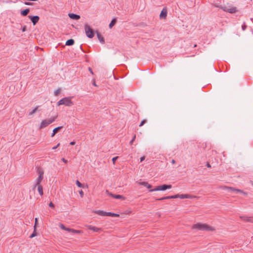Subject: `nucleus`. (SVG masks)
Masks as SVG:
<instances>
[{
  "mask_svg": "<svg viewBox=\"0 0 253 253\" xmlns=\"http://www.w3.org/2000/svg\"><path fill=\"white\" fill-rule=\"evenodd\" d=\"M37 172L39 174L38 177L35 180V183L33 185V189L34 190L37 185L41 184V181L43 178L44 171L41 168H39L37 169Z\"/></svg>",
  "mask_w": 253,
  "mask_h": 253,
  "instance_id": "nucleus-2",
  "label": "nucleus"
},
{
  "mask_svg": "<svg viewBox=\"0 0 253 253\" xmlns=\"http://www.w3.org/2000/svg\"><path fill=\"white\" fill-rule=\"evenodd\" d=\"M61 161H63L65 163H67L68 162V161L66 160L65 158H63L61 159Z\"/></svg>",
  "mask_w": 253,
  "mask_h": 253,
  "instance_id": "nucleus-40",
  "label": "nucleus"
},
{
  "mask_svg": "<svg viewBox=\"0 0 253 253\" xmlns=\"http://www.w3.org/2000/svg\"><path fill=\"white\" fill-rule=\"evenodd\" d=\"M166 200V197H162L161 198H159V199H157V200H159V201H163V200Z\"/></svg>",
  "mask_w": 253,
  "mask_h": 253,
  "instance_id": "nucleus-38",
  "label": "nucleus"
},
{
  "mask_svg": "<svg viewBox=\"0 0 253 253\" xmlns=\"http://www.w3.org/2000/svg\"><path fill=\"white\" fill-rule=\"evenodd\" d=\"M48 206H49V207H50L53 209L54 208V205L51 202L49 204Z\"/></svg>",
  "mask_w": 253,
  "mask_h": 253,
  "instance_id": "nucleus-37",
  "label": "nucleus"
},
{
  "mask_svg": "<svg viewBox=\"0 0 253 253\" xmlns=\"http://www.w3.org/2000/svg\"><path fill=\"white\" fill-rule=\"evenodd\" d=\"M29 11H30V9L26 8L23 10L21 11L20 13L22 16H25L26 15H27V14L29 13Z\"/></svg>",
  "mask_w": 253,
  "mask_h": 253,
  "instance_id": "nucleus-21",
  "label": "nucleus"
},
{
  "mask_svg": "<svg viewBox=\"0 0 253 253\" xmlns=\"http://www.w3.org/2000/svg\"><path fill=\"white\" fill-rule=\"evenodd\" d=\"M118 156L113 158L112 160L114 165L115 164L116 161L118 159Z\"/></svg>",
  "mask_w": 253,
  "mask_h": 253,
  "instance_id": "nucleus-35",
  "label": "nucleus"
},
{
  "mask_svg": "<svg viewBox=\"0 0 253 253\" xmlns=\"http://www.w3.org/2000/svg\"><path fill=\"white\" fill-rule=\"evenodd\" d=\"M147 121L146 120H143L141 121L140 124H139V126H142L144 124L146 123Z\"/></svg>",
  "mask_w": 253,
  "mask_h": 253,
  "instance_id": "nucleus-31",
  "label": "nucleus"
},
{
  "mask_svg": "<svg viewBox=\"0 0 253 253\" xmlns=\"http://www.w3.org/2000/svg\"><path fill=\"white\" fill-rule=\"evenodd\" d=\"M59 145H60V143L57 144V145L56 146H54L52 148V149L53 150L56 149Z\"/></svg>",
  "mask_w": 253,
  "mask_h": 253,
  "instance_id": "nucleus-42",
  "label": "nucleus"
},
{
  "mask_svg": "<svg viewBox=\"0 0 253 253\" xmlns=\"http://www.w3.org/2000/svg\"><path fill=\"white\" fill-rule=\"evenodd\" d=\"M113 198L115 199H122L123 200H125L126 199V198L125 197L121 195H114Z\"/></svg>",
  "mask_w": 253,
  "mask_h": 253,
  "instance_id": "nucleus-23",
  "label": "nucleus"
},
{
  "mask_svg": "<svg viewBox=\"0 0 253 253\" xmlns=\"http://www.w3.org/2000/svg\"><path fill=\"white\" fill-rule=\"evenodd\" d=\"M76 184L79 187H83V185L78 180L76 181Z\"/></svg>",
  "mask_w": 253,
  "mask_h": 253,
  "instance_id": "nucleus-27",
  "label": "nucleus"
},
{
  "mask_svg": "<svg viewBox=\"0 0 253 253\" xmlns=\"http://www.w3.org/2000/svg\"><path fill=\"white\" fill-rule=\"evenodd\" d=\"M171 187H172V186L171 185L164 184L162 185L159 186L155 189L150 190L149 192L160 191V190L165 191L168 189L171 188Z\"/></svg>",
  "mask_w": 253,
  "mask_h": 253,
  "instance_id": "nucleus-6",
  "label": "nucleus"
},
{
  "mask_svg": "<svg viewBox=\"0 0 253 253\" xmlns=\"http://www.w3.org/2000/svg\"><path fill=\"white\" fill-rule=\"evenodd\" d=\"M135 137H136V135H135V134H134V136H133V138H132V139H131V141H130V142H129V144H130V145H132V143H133V141H134V140H135Z\"/></svg>",
  "mask_w": 253,
  "mask_h": 253,
  "instance_id": "nucleus-34",
  "label": "nucleus"
},
{
  "mask_svg": "<svg viewBox=\"0 0 253 253\" xmlns=\"http://www.w3.org/2000/svg\"><path fill=\"white\" fill-rule=\"evenodd\" d=\"M37 186L38 187V190L39 194L41 196H42L43 194L42 186L41 184L37 185Z\"/></svg>",
  "mask_w": 253,
  "mask_h": 253,
  "instance_id": "nucleus-20",
  "label": "nucleus"
},
{
  "mask_svg": "<svg viewBox=\"0 0 253 253\" xmlns=\"http://www.w3.org/2000/svg\"><path fill=\"white\" fill-rule=\"evenodd\" d=\"M92 84H93V85L94 86H97V85H96V84H95V81H93V82Z\"/></svg>",
  "mask_w": 253,
  "mask_h": 253,
  "instance_id": "nucleus-50",
  "label": "nucleus"
},
{
  "mask_svg": "<svg viewBox=\"0 0 253 253\" xmlns=\"http://www.w3.org/2000/svg\"><path fill=\"white\" fill-rule=\"evenodd\" d=\"M95 33H96V35L97 36L98 39L99 41V42L102 44H104L105 43V40L104 39V38L101 35L100 33L98 31H95Z\"/></svg>",
  "mask_w": 253,
  "mask_h": 253,
  "instance_id": "nucleus-11",
  "label": "nucleus"
},
{
  "mask_svg": "<svg viewBox=\"0 0 253 253\" xmlns=\"http://www.w3.org/2000/svg\"><path fill=\"white\" fill-rule=\"evenodd\" d=\"M26 30V27L24 26V27H22V31L23 32H24Z\"/></svg>",
  "mask_w": 253,
  "mask_h": 253,
  "instance_id": "nucleus-39",
  "label": "nucleus"
},
{
  "mask_svg": "<svg viewBox=\"0 0 253 253\" xmlns=\"http://www.w3.org/2000/svg\"><path fill=\"white\" fill-rule=\"evenodd\" d=\"M220 8L223 10H224V11H226V12H227V9H228V6H221Z\"/></svg>",
  "mask_w": 253,
  "mask_h": 253,
  "instance_id": "nucleus-30",
  "label": "nucleus"
},
{
  "mask_svg": "<svg viewBox=\"0 0 253 253\" xmlns=\"http://www.w3.org/2000/svg\"><path fill=\"white\" fill-rule=\"evenodd\" d=\"M62 128V126H60L54 128L53 130V132L51 135V136L53 137L55 135V134L57 133L58 131Z\"/></svg>",
  "mask_w": 253,
  "mask_h": 253,
  "instance_id": "nucleus-17",
  "label": "nucleus"
},
{
  "mask_svg": "<svg viewBox=\"0 0 253 253\" xmlns=\"http://www.w3.org/2000/svg\"><path fill=\"white\" fill-rule=\"evenodd\" d=\"M70 144L71 145H74L75 144V141H72V142H70Z\"/></svg>",
  "mask_w": 253,
  "mask_h": 253,
  "instance_id": "nucleus-48",
  "label": "nucleus"
},
{
  "mask_svg": "<svg viewBox=\"0 0 253 253\" xmlns=\"http://www.w3.org/2000/svg\"><path fill=\"white\" fill-rule=\"evenodd\" d=\"M172 199V197L171 196H166V200H167V199Z\"/></svg>",
  "mask_w": 253,
  "mask_h": 253,
  "instance_id": "nucleus-46",
  "label": "nucleus"
},
{
  "mask_svg": "<svg viewBox=\"0 0 253 253\" xmlns=\"http://www.w3.org/2000/svg\"><path fill=\"white\" fill-rule=\"evenodd\" d=\"M61 92V89L60 88L57 89L56 90L54 91V95L57 96L58 94Z\"/></svg>",
  "mask_w": 253,
  "mask_h": 253,
  "instance_id": "nucleus-29",
  "label": "nucleus"
},
{
  "mask_svg": "<svg viewBox=\"0 0 253 253\" xmlns=\"http://www.w3.org/2000/svg\"><path fill=\"white\" fill-rule=\"evenodd\" d=\"M28 18L31 19L34 25H35L39 21L40 17L38 16H28Z\"/></svg>",
  "mask_w": 253,
  "mask_h": 253,
  "instance_id": "nucleus-9",
  "label": "nucleus"
},
{
  "mask_svg": "<svg viewBox=\"0 0 253 253\" xmlns=\"http://www.w3.org/2000/svg\"><path fill=\"white\" fill-rule=\"evenodd\" d=\"M25 4L26 5H32V3L31 2H25Z\"/></svg>",
  "mask_w": 253,
  "mask_h": 253,
  "instance_id": "nucleus-45",
  "label": "nucleus"
},
{
  "mask_svg": "<svg viewBox=\"0 0 253 253\" xmlns=\"http://www.w3.org/2000/svg\"><path fill=\"white\" fill-rule=\"evenodd\" d=\"M79 193L80 196L82 198L84 197V192L83 191V190H81L79 191Z\"/></svg>",
  "mask_w": 253,
  "mask_h": 253,
  "instance_id": "nucleus-36",
  "label": "nucleus"
},
{
  "mask_svg": "<svg viewBox=\"0 0 253 253\" xmlns=\"http://www.w3.org/2000/svg\"><path fill=\"white\" fill-rule=\"evenodd\" d=\"M246 28V26H242V29L243 30H245Z\"/></svg>",
  "mask_w": 253,
  "mask_h": 253,
  "instance_id": "nucleus-51",
  "label": "nucleus"
},
{
  "mask_svg": "<svg viewBox=\"0 0 253 253\" xmlns=\"http://www.w3.org/2000/svg\"><path fill=\"white\" fill-rule=\"evenodd\" d=\"M252 184L253 186V182H252Z\"/></svg>",
  "mask_w": 253,
  "mask_h": 253,
  "instance_id": "nucleus-52",
  "label": "nucleus"
},
{
  "mask_svg": "<svg viewBox=\"0 0 253 253\" xmlns=\"http://www.w3.org/2000/svg\"><path fill=\"white\" fill-rule=\"evenodd\" d=\"M94 212L101 216H107V212H105L101 210L96 211H94Z\"/></svg>",
  "mask_w": 253,
  "mask_h": 253,
  "instance_id": "nucleus-19",
  "label": "nucleus"
},
{
  "mask_svg": "<svg viewBox=\"0 0 253 253\" xmlns=\"http://www.w3.org/2000/svg\"><path fill=\"white\" fill-rule=\"evenodd\" d=\"M61 105H65V106L68 107L72 106L73 105V102L71 100V97H64L60 99L57 102V105L60 106Z\"/></svg>",
  "mask_w": 253,
  "mask_h": 253,
  "instance_id": "nucleus-4",
  "label": "nucleus"
},
{
  "mask_svg": "<svg viewBox=\"0 0 253 253\" xmlns=\"http://www.w3.org/2000/svg\"><path fill=\"white\" fill-rule=\"evenodd\" d=\"M197 198L195 196H192L189 194H180V199H184V198H189L192 199Z\"/></svg>",
  "mask_w": 253,
  "mask_h": 253,
  "instance_id": "nucleus-12",
  "label": "nucleus"
},
{
  "mask_svg": "<svg viewBox=\"0 0 253 253\" xmlns=\"http://www.w3.org/2000/svg\"><path fill=\"white\" fill-rule=\"evenodd\" d=\"M206 166L209 168H211V165L209 163H207L206 164Z\"/></svg>",
  "mask_w": 253,
  "mask_h": 253,
  "instance_id": "nucleus-44",
  "label": "nucleus"
},
{
  "mask_svg": "<svg viewBox=\"0 0 253 253\" xmlns=\"http://www.w3.org/2000/svg\"><path fill=\"white\" fill-rule=\"evenodd\" d=\"M84 31L86 36L90 38H92L94 36V33L92 29L90 28L87 24L84 25Z\"/></svg>",
  "mask_w": 253,
  "mask_h": 253,
  "instance_id": "nucleus-5",
  "label": "nucleus"
},
{
  "mask_svg": "<svg viewBox=\"0 0 253 253\" xmlns=\"http://www.w3.org/2000/svg\"><path fill=\"white\" fill-rule=\"evenodd\" d=\"M116 23V20L115 19H113L109 25V28H112L113 26Z\"/></svg>",
  "mask_w": 253,
  "mask_h": 253,
  "instance_id": "nucleus-25",
  "label": "nucleus"
},
{
  "mask_svg": "<svg viewBox=\"0 0 253 253\" xmlns=\"http://www.w3.org/2000/svg\"><path fill=\"white\" fill-rule=\"evenodd\" d=\"M139 185L144 186V187H146L148 189H150L152 187L151 185L149 184L147 182H139L138 183Z\"/></svg>",
  "mask_w": 253,
  "mask_h": 253,
  "instance_id": "nucleus-15",
  "label": "nucleus"
},
{
  "mask_svg": "<svg viewBox=\"0 0 253 253\" xmlns=\"http://www.w3.org/2000/svg\"><path fill=\"white\" fill-rule=\"evenodd\" d=\"M75 41L73 39H69L67 40L66 42V45H72L74 44Z\"/></svg>",
  "mask_w": 253,
  "mask_h": 253,
  "instance_id": "nucleus-22",
  "label": "nucleus"
},
{
  "mask_svg": "<svg viewBox=\"0 0 253 253\" xmlns=\"http://www.w3.org/2000/svg\"><path fill=\"white\" fill-rule=\"evenodd\" d=\"M237 10L236 7L228 6V9H227V12L230 13H234L236 12H237Z\"/></svg>",
  "mask_w": 253,
  "mask_h": 253,
  "instance_id": "nucleus-18",
  "label": "nucleus"
},
{
  "mask_svg": "<svg viewBox=\"0 0 253 253\" xmlns=\"http://www.w3.org/2000/svg\"><path fill=\"white\" fill-rule=\"evenodd\" d=\"M39 108V106H37L34 109H33L31 112L29 113V115H33L37 110Z\"/></svg>",
  "mask_w": 253,
  "mask_h": 253,
  "instance_id": "nucleus-26",
  "label": "nucleus"
},
{
  "mask_svg": "<svg viewBox=\"0 0 253 253\" xmlns=\"http://www.w3.org/2000/svg\"><path fill=\"white\" fill-rule=\"evenodd\" d=\"M167 15V10L165 8H163V9L162 10L160 17L161 18H166Z\"/></svg>",
  "mask_w": 253,
  "mask_h": 253,
  "instance_id": "nucleus-14",
  "label": "nucleus"
},
{
  "mask_svg": "<svg viewBox=\"0 0 253 253\" xmlns=\"http://www.w3.org/2000/svg\"><path fill=\"white\" fill-rule=\"evenodd\" d=\"M88 70H89V71L90 72V73L92 75H93V71H92V69H91V68L90 67H89V68H88Z\"/></svg>",
  "mask_w": 253,
  "mask_h": 253,
  "instance_id": "nucleus-41",
  "label": "nucleus"
},
{
  "mask_svg": "<svg viewBox=\"0 0 253 253\" xmlns=\"http://www.w3.org/2000/svg\"><path fill=\"white\" fill-rule=\"evenodd\" d=\"M224 189L228 190V191L230 192L241 193L243 194L244 195H248L247 193L244 192L243 190L239 189H236L233 187L225 186Z\"/></svg>",
  "mask_w": 253,
  "mask_h": 253,
  "instance_id": "nucleus-8",
  "label": "nucleus"
},
{
  "mask_svg": "<svg viewBox=\"0 0 253 253\" xmlns=\"http://www.w3.org/2000/svg\"><path fill=\"white\" fill-rule=\"evenodd\" d=\"M57 117V116H55V117H52L50 119H45V120H43L41 122V123L39 126V129H41L43 128H44V127H46L47 126H48L49 125H50L51 123H52L53 122H54L55 121Z\"/></svg>",
  "mask_w": 253,
  "mask_h": 253,
  "instance_id": "nucleus-3",
  "label": "nucleus"
},
{
  "mask_svg": "<svg viewBox=\"0 0 253 253\" xmlns=\"http://www.w3.org/2000/svg\"><path fill=\"white\" fill-rule=\"evenodd\" d=\"M171 196L172 197V199L180 198V194H176Z\"/></svg>",
  "mask_w": 253,
  "mask_h": 253,
  "instance_id": "nucleus-32",
  "label": "nucleus"
},
{
  "mask_svg": "<svg viewBox=\"0 0 253 253\" xmlns=\"http://www.w3.org/2000/svg\"><path fill=\"white\" fill-rule=\"evenodd\" d=\"M107 216H112V217H119V214L115 213H113L111 212H107Z\"/></svg>",
  "mask_w": 253,
  "mask_h": 253,
  "instance_id": "nucleus-24",
  "label": "nucleus"
},
{
  "mask_svg": "<svg viewBox=\"0 0 253 253\" xmlns=\"http://www.w3.org/2000/svg\"><path fill=\"white\" fill-rule=\"evenodd\" d=\"M37 220H38L37 218H35V226H34L35 228H36V224H37Z\"/></svg>",
  "mask_w": 253,
  "mask_h": 253,
  "instance_id": "nucleus-47",
  "label": "nucleus"
},
{
  "mask_svg": "<svg viewBox=\"0 0 253 253\" xmlns=\"http://www.w3.org/2000/svg\"><path fill=\"white\" fill-rule=\"evenodd\" d=\"M87 228L90 230H92L94 232H99V231L101 230V229L99 228H98L97 227H95V226H93L92 225H88L87 226Z\"/></svg>",
  "mask_w": 253,
  "mask_h": 253,
  "instance_id": "nucleus-16",
  "label": "nucleus"
},
{
  "mask_svg": "<svg viewBox=\"0 0 253 253\" xmlns=\"http://www.w3.org/2000/svg\"><path fill=\"white\" fill-rule=\"evenodd\" d=\"M140 160V162H143L145 160V157L143 156V157H141Z\"/></svg>",
  "mask_w": 253,
  "mask_h": 253,
  "instance_id": "nucleus-43",
  "label": "nucleus"
},
{
  "mask_svg": "<svg viewBox=\"0 0 253 253\" xmlns=\"http://www.w3.org/2000/svg\"><path fill=\"white\" fill-rule=\"evenodd\" d=\"M36 235H37V234H36V231H35V229L33 233L30 236V238H33L34 237H35Z\"/></svg>",
  "mask_w": 253,
  "mask_h": 253,
  "instance_id": "nucleus-28",
  "label": "nucleus"
},
{
  "mask_svg": "<svg viewBox=\"0 0 253 253\" xmlns=\"http://www.w3.org/2000/svg\"><path fill=\"white\" fill-rule=\"evenodd\" d=\"M106 193L110 196L112 197L113 198V196H114V194H112V193H109V191L108 190H106Z\"/></svg>",
  "mask_w": 253,
  "mask_h": 253,
  "instance_id": "nucleus-33",
  "label": "nucleus"
},
{
  "mask_svg": "<svg viewBox=\"0 0 253 253\" xmlns=\"http://www.w3.org/2000/svg\"><path fill=\"white\" fill-rule=\"evenodd\" d=\"M171 163L172 164H175V161L174 160L172 159V161H171Z\"/></svg>",
  "mask_w": 253,
  "mask_h": 253,
  "instance_id": "nucleus-49",
  "label": "nucleus"
},
{
  "mask_svg": "<svg viewBox=\"0 0 253 253\" xmlns=\"http://www.w3.org/2000/svg\"><path fill=\"white\" fill-rule=\"evenodd\" d=\"M59 226V227H60L61 229H62L63 230H66V231H68L69 232L73 233L79 234V233H81L82 232L81 230H75V229H72V228H69L66 227L62 223H60Z\"/></svg>",
  "mask_w": 253,
  "mask_h": 253,
  "instance_id": "nucleus-7",
  "label": "nucleus"
},
{
  "mask_svg": "<svg viewBox=\"0 0 253 253\" xmlns=\"http://www.w3.org/2000/svg\"><path fill=\"white\" fill-rule=\"evenodd\" d=\"M193 229H197L201 231H213L214 228L206 223H198L195 224L192 226Z\"/></svg>",
  "mask_w": 253,
  "mask_h": 253,
  "instance_id": "nucleus-1",
  "label": "nucleus"
},
{
  "mask_svg": "<svg viewBox=\"0 0 253 253\" xmlns=\"http://www.w3.org/2000/svg\"><path fill=\"white\" fill-rule=\"evenodd\" d=\"M69 16L71 19L74 20H79L80 18V16L79 15L74 13H69Z\"/></svg>",
  "mask_w": 253,
  "mask_h": 253,
  "instance_id": "nucleus-13",
  "label": "nucleus"
},
{
  "mask_svg": "<svg viewBox=\"0 0 253 253\" xmlns=\"http://www.w3.org/2000/svg\"><path fill=\"white\" fill-rule=\"evenodd\" d=\"M240 218L242 220L250 223H253V217H249L246 216H240Z\"/></svg>",
  "mask_w": 253,
  "mask_h": 253,
  "instance_id": "nucleus-10",
  "label": "nucleus"
}]
</instances>
